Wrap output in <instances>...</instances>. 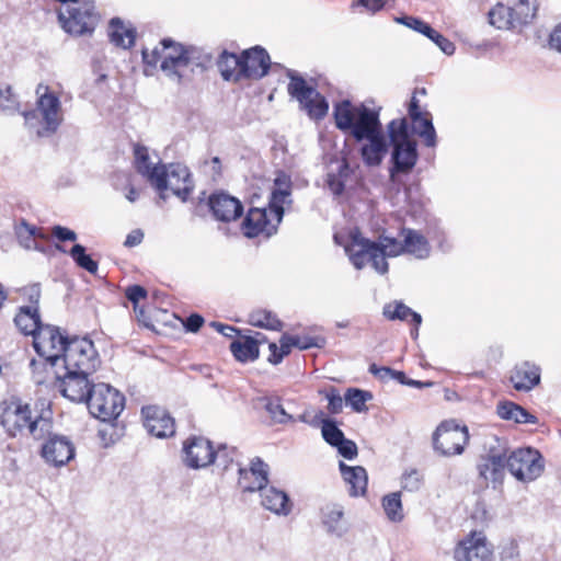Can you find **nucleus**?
Returning a JSON list of instances; mask_svg holds the SVG:
<instances>
[{
	"label": "nucleus",
	"instance_id": "1",
	"mask_svg": "<svg viewBox=\"0 0 561 561\" xmlns=\"http://www.w3.org/2000/svg\"><path fill=\"white\" fill-rule=\"evenodd\" d=\"M379 114L380 108L353 105L348 100L336 103L333 112L335 126L362 142L360 157L365 165L370 168L379 167L389 150Z\"/></svg>",
	"mask_w": 561,
	"mask_h": 561
},
{
	"label": "nucleus",
	"instance_id": "2",
	"mask_svg": "<svg viewBox=\"0 0 561 561\" xmlns=\"http://www.w3.org/2000/svg\"><path fill=\"white\" fill-rule=\"evenodd\" d=\"M350 238L351 241L344 249L356 270H362L369 261L373 268L383 275L389 270L386 259L403 254V240L394 237L380 234L377 241H371L355 230L351 232Z\"/></svg>",
	"mask_w": 561,
	"mask_h": 561
},
{
	"label": "nucleus",
	"instance_id": "3",
	"mask_svg": "<svg viewBox=\"0 0 561 561\" xmlns=\"http://www.w3.org/2000/svg\"><path fill=\"white\" fill-rule=\"evenodd\" d=\"M0 407V424L12 437L26 432L34 439H43L51 432L50 416L33 411L18 397L2 401Z\"/></svg>",
	"mask_w": 561,
	"mask_h": 561
},
{
	"label": "nucleus",
	"instance_id": "4",
	"mask_svg": "<svg viewBox=\"0 0 561 561\" xmlns=\"http://www.w3.org/2000/svg\"><path fill=\"white\" fill-rule=\"evenodd\" d=\"M160 45V48L154 47L150 53L146 49L142 50L144 64L147 67L156 68L160 61V69L165 76L180 82L181 71L198 59L197 49L193 46H184L171 38H163Z\"/></svg>",
	"mask_w": 561,
	"mask_h": 561
},
{
	"label": "nucleus",
	"instance_id": "5",
	"mask_svg": "<svg viewBox=\"0 0 561 561\" xmlns=\"http://www.w3.org/2000/svg\"><path fill=\"white\" fill-rule=\"evenodd\" d=\"M390 145L392 146L390 174L409 173L419 159L417 144L409 133L407 118H397L387 125Z\"/></svg>",
	"mask_w": 561,
	"mask_h": 561
},
{
	"label": "nucleus",
	"instance_id": "6",
	"mask_svg": "<svg viewBox=\"0 0 561 561\" xmlns=\"http://www.w3.org/2000/svg\"><path fill=\"white\" fill-rule=\"evenodd\" d=\"M36 108L22 112V115L28 125L38 116L42 127L37 129V136L47 137L55 134L64 121L61 102L48 85L42 83L36 88Z\"/></svg>",
	"mask_w": 561,
	"mask_h": 561
},
{
	"label": "nucleus",
	"instance_id": "7",
	"mask_svg": "<svg viewBox=\"0 0 561 561\" xmlns=\"http://www.w3.org/2000/svg\"><path fill=\"white\" fill-rule=\"evenodd\" d=\"M58 20L62 30L73 36L92 34L99 23L93 0H73L61 4Z\"/></svg>",
	"mask_w": 561,
	"mask_h": 561
},
{
	"label": "nucleus",
	"instance_id": "8",
	"mask_svg": "<svg viewBox=\"0 0 561 561\" xmlns=\"http://www.w3.org/2000/svg\"><path fill=\"white\" fill-rule=\"evenodd\" d=\"M150 184L160 193L161 198H165L164 193L170 191L183 202L194 187L190 170L181 163L161 164L159 172L156 171L151 176Z\"/></svg>",
	"mask_w": 561,
	"mask_h": 561
},
{
	"label": "nucleus",
	"instance_id": "9",
	"mask_svg": "<svg viewBox=\"0 0 561 561\" xmlns=\"http://www.w3.org/2000/svg\"><path fill=\"white\" fill-rule=\"evenodd\" d=\"M92 416L103 422L115 420L124 410L125 398L108 383L99 382L85 401Z\"/></svg>",
	"mask_w": 561,
	"mask_h": 561
},
{
	"label": "nucleus",
	"instance_id": "10",
	"mask_svg": "<svg viewBox=\"0 0 561 561\" xmlns=\"http://www.w3.org/2000/svg\"><path fill=\"white\" fill-rule=\"evenodd\" d=\"M288 77L290 79L287 88L288 93L299 102L300 107L307 112L311 119H322L329 111V103L325 98L295 72H288Z\"/></svg>",
	"mask_w": 561,
	"mask_h": 561
},
{
	"label": "nucleus",
	"instance_id": "11",
	"mask_svg": "<svg viewBox=\"0 0 561 561\" xmlns=\"http://www.w3.org/2000/svg\"><path fill=\"white\" fill-rule=\"evenodd\" d=\"M59 363L62 364L64 369L94 373L100 359L90 339L73 336L70 337Z\"/></svg>",
	"mask_w": 561,
	"mask_h": 561
},
{
	"label": "nucleus",
	"instance_id": "12",
	"mask_svg": "<svg viewBox=\"0 0 561 561\" xmlns=\"http://www.w3.org/2000/svg\"><path fill=\"white\" fill-rule=\"evenodd\" d=\"M506 457L507 470L518 481H534L543 472L545 463L542 456L534 448H518Z\"/></svg>",
	"mask_w": 561,
	"mask_h": 561
},
{
	"label": "nucleus",
	"instance_id": "13",
	"mask_svg": "<svg viewBox=\"0 0 561 561\" xmlns=\"http://www.w3.org/2000/svg\"><path fill=\"white\" fill-rule=\"evenodd\" d=\"M70 337L62 334L58 327L44 324L35 334L33 345L36 353L51 367H56L64 354Z\"/></svg>",
	"mask_w": 561,
	"mask_h": 561
},
{
	"label": "nucleus",
	"instance_id": "14",
	"mask_svg": "<svg viewBox=\"0 0 561 561\" xmlns=\"http://www.w3.org/2000/svg\"><path fill=\"white\" fill-rule=\"evenodd\" d=\"M468 440V428L453 420L442 422L433 434L434 449L447 457L462 454Z\"/></svg>",
	"mask_w": 561,
	"mask_h": 561
},
{
	"label": "nucleus",
	"instance_id": "15",
	"mask_svg": "<svg viewBox=\"0 0 561 561\" xmlns=\"http://www.w3.org/2000/svg\"><path fill=\"white\" fill-rule=\"evenodd\" d=\"M92 373L65 369L64 375L56 373L57 387L60 393L76 403H83L89 398L95 383L89 379Z\"/></svg>",
	"mask_w": 561,
	"mask_h": 561
},
{
	"label": "nucleus",
	"instance_id": "16",
	"mask_svg": "<svg viewBox=\"0 0 561 561\" xmlns=\"http://www.w3.org/2000/svg\"><path fill=\"white\" fill-rule=\"evenodd\" d=\"M47 440L43 444L41 456L54 467H62L75 458L76 449L69 437L65 435H46Z\"/></svg>",
	"mask_w": 561,
	"mask_h": 561
},
{
	"label": "nucleus",
	"instance_id": "17",
	"mask_svg": "<svg viewBox=\"0 0 561 561\" xmlns=\"http://www.w3.org/2000/svg\"><path fill=\"white\" fill-rule=\"evenodd\" d=\"M215 457L210 440L204 437H191L183 445V461L188 468H205L215 461Z\"/></svg>",
	"mask_w": 561,
	"mask_h": 561
},
{
	"label": "nucleus",
	"instance_id": "18",
	"mask_svg": "<svg viewBox=\"0 0 561 561\" xmlns=\"http://www.w3.org/2000/svg\"><path fill=\"white\" fill-rule=\"evenodd\" d=\"M144 426L148 433L157 438H167L175 434L174 419L167 410L157 405L141 409Z\"/></svg>",
	"mask_w": 561,
	"mask_h": 561
},
{
	"label": "nucleus",
	"instance_id": "19",
	"mask_svg": "<svg viewBox=\"0 0 561 561\" xmlns=\"http://www.w3.org/2000/svg\"><path fill=\"white\" fill-rule=\"evenodd\" d=\"M280 221H276L267 208H250L243 222L242 230L245 237L254 238L260 233L271 236L277 230Z\"/></svg>",
	"mask_w": 561,
	"mask_h": 561
},
{
	"label": "nucleus",
	"instance_id": "20",
	"mask_svg": "<svg viewBox=\"0 0 561 561\" xmlns=\"http://www.w3.org/2000/svg\"><path fill=\"white\" fill-rule=\"evenodd\" d=\"M241 72L243 79L259 80L267 75L271 58L261 46H255L241 54Z\"/></svg>",
	"mask_w": 561,
	"mask_h": 561
},
{
	"label": "nucleus",
	"instance_id": "21",
	"mask_svg": "<svg viewBox=\"0 0 561 561\" xmlns=\"http://www.w3.org/2000/svg\"><path fill=\"white\" fill-rule=\"evenodd\" d=\"M491 551L481 533H472L458 543L454 558L456 561H489Z\"/></svg>",
	"mask_w": 561,
	"mask_h": 561
},
{
	"label": "nucleus",
	"instance_id": "22",
	"mask_svg": "<svg viewBox=\"0 0 561 561\" xmlns=\"http://www.w3.org/2000/svg\"><path fill=\"white\" fill-rule=\"evenodd\" d=\"M208 206L217 220L229 222L243 214L242 203L225 192H216L208 198Z\"/></svg>",
	"mask_w": 561,
	"mask_h": 561
},
{
	"label": "nucleus",
	"instance_id": "23",
	"mask_svg": "<svg viewBox=\"0 0 561 561\" xmlns=\"http://www.w3.org/2000/svg\"><path fill=\"white\" fill-rule=\"evenodd\" d=\"M239 485L243 492L262 491L268 483V466L259 457L251 461L249 469L239 468Z\"/></svg>",
	"mask_w": 561,
	"mask_h": 561
},
{
	"label": "nucleus",
	"instance_id": "24",
	"mask_svg": "<svg viewBox=\"0 0 561 561\" xmlns=\"http://www.w3.org/2000/svg\"><path fill=\"white\" fill-rule=\"evenodd\" d=\"M291 179L285 172H278L274 180V187L270 198V214L276 221H282L284 205L290 203Z\"/></svg>",
	"mask_w": 561,
	"mask_h": 561
},
{
	"label": "nucleus",
	"instance_id": "25",
	"mask_svg": "<svg viewBox=\"0 0 561 561\" xmlns=\"http://www.w3.org/2000/svg\"><path fill=\"white\" fill-rule=\"evenodd\" d=\"M534 13L520 15L518 10H512L511 7L497 4L489 12L490 23L497 28H511L517 25H525L531 22Z\"/></svg>",
	"mask_w": 561,
	"mask_h": 561
},
{
	"label": "nucleus",
	"instance_id": "26",
	"mask_svg": "<svg viewBox=\"0 0 561 561\" xmlns=\"http://www.w3.org/2000/svg\"><path fill=\"white\" fill-rule=\"evenodd\" d=\"M261 504L265 510L278 515L287 516L293 510V503L288 494L275 486H264L260 491Z\"/></svg>",
	"mask_w": 561,
	"mask_h": 561
},
{
	"label": "nucleus",
	"instance_id": "27",
	"mask_svg": "<svg viewBox=\"0 0 561 561\" xmlns=\"http://www.w3.org/2000/svg\"><path fill=\"white\" fill-rule=\"evenodd\" d=\"M321 522L327 533L342 537L347 531V524L344 519V507L337 503H327L321 510Z\"/></svg>",
	"mask_w": 561,
	"mask_h": 561
},
{
	"label": "nucleus",
	"instance_id": "28",
	"mask_svg": "<svg viewBox=\"0 0 561 561\" xmlns=\"http://www.w3.org/2000/svg\"><path fill=\"white\" fill-rule=\"evenodd\" d=\"M510 379L516 390L529 391L540 382V369L534 364L524 362L515 366Z\"/></svg>",
	"mask_w": 561,
	"mask_h": 561
},
{
	"label": "nucleus",
	"instance_id": "29",
	"mask_svg": "<svg viewBox=\"0 0 561 561\" xmlns=\"http://www.w3.org/2000/svg\"><path fill=\"white\" fill-rule=\"evenodd\" d=\"M400 236L403 240V254H411L416 259L428 257L431 247L427 239L421 232L410 228H402Z\"/></svg>",
	"mask_w": 561,
	"mask_h": 561
},
{
	"label": "nucleus",
	"instance_id": "30",
	"mask_svg": "<svg viewBox=\"0 0 561 561\" xmlns=\"http://www.w3.org/2000/svg\"><path fill=\"white\" fill-rule=\"evenodd\" d=\"M14 323L21 333L24 335H32L39 332L44 323L41 320L39 307L36 306H22L19 308L14 317Z\"/></svg>",
	"mask_w": 561,
	"mask_h": 561
},
{
	"label": "nucleus",
	"instance_id": "31",
	"mask_svg": "<svg viewBox=\"0 0 561 561\" xmlns=\"http://www.w3.org/2000/svg\"><path fill=\"white\" fill-rule=\"evenodd\" d=\"M340 470L344 481L350 485L351 496L364 495L367 490V472L360 466L350 467L343 461L340 462Z\"/></svg>",
	"mask_w": 561,
	"mask_h": 561
},
{
	"label": "nucleus",
	"instance_id": "32",
	"mask_svg": "<svg viewBox=\"0 0 561 561\" xmlns=\"http://www.w3.org/2000/svg\"><path fill=\"white\" fill-rule=\"evenodd\" d=\"M409 117L411 119L412 131L423 139L426 147H435L437 144V136L431 113L424 111L423 113Z\"/></svg>",
	"mask_w": 561,
	"mask_h": 561
},
{
	"label": "nucleus",
	"instance_id": "33",
	"mask_svg": "<svg viewBox=\"0 0 561 561\" xmlns=\"http://www.w3.org/2000/svg\"><path fill=\"white\" fill-rule=\"evenodd\" d=\"M497 415L507 421H514L519 424H537L538 419L529 413L523 407L512 401L500 402L496 408Z\"/></svg>",
	"mask_w": 561,
	"mask_h": 561
},
{
	"label": "nucleus",
	"instance_id": "34",
	"mask_svg": "<svg viewBox=\"0 0 561 561\" xmlns=\"http://www.w3.org/2000/svg\"><path fill=\"white\" fill-rule=\"evenodd\" d=\"M506 459L505 454L490 455L478 466L480 477L493 482L500 481L507 468Z\"/></svg>",
	"mask_w": 561,
	"mask_h": 561
},
{
	"label": "nucleus",
	"instance_id": "35",
	"mask_svg": "<svg viewBox=\"0 0 561 561\" xmlns=\"http://www.w3.org/2000/svg\"><path fill=\"white\" fill-rule=\"evenodd\" d=\"M241 55L222 51L218 58L217 67L224 80L238 82L243 79L241 72Z\"/></svg>",
	"mask_w": 561,
	"mask_h": 561
},
{
	"label": "nucleus",
	"instance_id": "36",
	"mask_svg": "<svg viewBox=\"0 0 561 561\" xmlns=\"http://www.w3.org/2000/svg\"><path fill=\"white\" fill-rule=\"evenodd\" d=\"M108 37L111 42L122 48H129L135 43V31L124 25L119 18H113L108 26Z\"/></svg>",
	"mask_w": 561,
	"mask_h": 561
},
{
	"label": "nucleus",
	"instance_id": "37",
	"mask_svg": "<svg viewBox=\"0 0 561 561\" xmlns=\"http://www.w3.org/2000/svg\"><path fill=\"white\" fill-rule=\"evenodd\" d=\"M262 340H255L251 336L244 337L243 341H233L230 344V351L237 360L247 363L259 358V343Z\"/></svg>",
	"mask_w": 561,
	"mask_h": 561
},
{
	"label": "nucleus",
	"instance_id": "38",
	"mask_svg": "<svg viewBox=\"0 0 561 561\" xmlns=\"http://www.w3.org/2000/svg\"><path fill=\"white\" fill-rule=\"evenodd\" d=\"M15 234L19 240V243L24 249L31 250H41L37 245L36 239H44L45 234L42 229L37 228L34 225H30L26 220L22 219L19 225L15 227Z\"/></svg>",
	"mask_w": 561,
	"mask_h": 561
},
{
	"label": "nucleus",
	"instance_id": "39",
	"mask_svg": "<svg viewBox=\"0 0 561 561\" xmlns=\"http://www.w3.org/2000/svg\"><path fill=\"white\" fill-rule=\"evenodd\" d=\"M134 157L137 172L151 183V176L156 171L159 172L161 164H153L150 161L148 148L139 144L134 146Z\"/></svg>",
	"mask_w": 561,
	"mask_h": 561
},
{
	"label": "nucleus",
	"instance_id": "40",
	"mask_svg": "<svg viewBox=\"0 0 561 561\" xmlns=\"http://www.w3.org/2000/svg\"><path fill=\"white\" fill-rule=\"evenodd\" d=\"M383 316L389 320H402L410 321L416 325L422 323V317L420 313L413 311L410 307L403 302L396 301L394 304H388L383 307Z\"/></svg>",
	"mask_w": 561,
	"mask_h": 561
},
{
	"label": "nucleus",
	"instance_id": "41",
	"mask_svg": "<svg viewBox=\"0 0 561 561\" xmlns=\"http://www.w3.org/2000/svg\"><path fill=\"white\" fill-rule=\"evenodd\" d=\"M249 323L253 327L274 331H279L283 327L282 321L275 313L264 309L252 311L249 314Z\"/></svg>",
	"mask_w": 561,
	"mask_h": 561
},
{
	"label": "nucleus",
	"instance_id": "42",
	"mask_svg": "<svg viewBox=\"0 0 561 561\" xmlns=\"http://www.w3.org/2000/svg\"><path fill=\"white\" fill-rule=\"evenodd\" d=\"M350 175V165L344 160L339 164L336 172H330L327 176V185L335 196L341 195L345 188V181Z\"/></svg>",
	"mask_w": 561,
	"mask_h": 561
},
{
	"label": "nucleus",
	"instance_id": "43",
	"mask_svg": "<svg viewBox=\"0 0 561 561\" xmlns=\"http://www.w3.org/2000/svg\"><path fill=\"white\" fill-rule=\"evenodd\" d=\"M373 399V394L369 391L348 388L345 392L344 400L355 412H366V402Z\"/></svg>",
	"mask_w": 561,
	"mask_h": 561
},
{
	"label": "nucleus",
	"instance_id": "44",
	"mask_svg": "<svg viewBox=\"0 0 561 561\" xmlns=\"http://www.w3.org/2000/svg\"><path fill=\"white\" fill-rule=\"evenodd\" d=\"M69 255L76 262V264L88 271L91 274H96L98 272V262L92 260V257L85 253V248L81 244H75L69 251Z\"/></svg>",
	"mask_w": 561,
	"mask_h": 561
},
{
	"label": "nucleus",
	"instance_id": "45",
	"mask_svg": "<svg viewBox=\"0 0 561 561\" xmlns=\"http://www.w3.org/2000/svg\"><path fill=\"white\" fill-rule=\"evenodd\" d=\"M382 506L386 515L392 522H400L403 518L400 493L394 492L382 499Z\"/></svg>",
	"mask_w": 561,
	"mask_h": 561
},
{
	"label": "nucleus",
	"instance_id": "46",
	"mask_svg": "<svg viewBox=\"0 0 561 561\" xmlns=\"http://www.w3.org/2000/svg\"><path fill=\"white\" fill-rule=\"evenodd\" d=\"M265 410L274 423L286 424L293 420V416L285 411L278 398L266 399Z\"/></svg>",
	"mask_w": 561,
	"mask_h": 561
},
{
	"label": "nucleus",
	"instance_id": "47",
	"mask_svg": "<svg viewBox=\"0 0 561 561\" xmlns=\"http://www.w3.org/2000/svg\"><path fill=\"white\" fill-rule=\"evenodd\" d=\"M321 434L323 439L333 447L345 437L344 433L337 427L336 422L331 419L322 420Z\"/></svg>",
	"mask_w": 561,
	"mask_h": 561
},
{
	"label": "nucleus",
	"instance_id": "48",
	"mask_svg": "<svg viewBox=\"0 0 561 561\" xmlns=\"http://www.w3.org/2000/svg\"><path fill=\"white\" fill-rule=\"evenodd\" d=\"M423 35L433 41L446 55H453L455 53L454 43H451L448 38L438 33L436 30H434L430 24L428 31H425Z\"/></svg>",
	"mask_w": 561,
	"mask_h": 561
},
{
	"label": "nucleus",
	"instance_id": "49",
	"mask_svg": "<svg viewBox=\"0 0 561 561\" xmlns=\"http://www.w3.org/2000/svg\"><path fill=\"white\" fill-rule=\"evenodd\" d=\"M23 299H25L30 306L38 307L39 299L42 296L41 285L38 283L24 286L18 290Z\"/></svg>",
	"mask_w": 561,
	"mask_h": 561
},
{
	"label": "nucleus",
	"instance_id": "50",
	"mask_svg": "<svg viewBox=\"0 0 561 561\" xmlns=\"http://www.w3.org/2000/svg\"><path fill=\"white\" fill-rule=\"evenodd\" d=\"M291 344H295V347L299 350H308L311 347H322L325 344V340L321 336L296 335Z\"/></svg>",
	"mask_w": 561,
	"mask_h": 561
},
{
	"label": "nucleus",
	"instance_id": "51",
	"mask_svg": "<svg viewBox=\"0 0 561 561\" xmlns=\"http://www.w3.org/2000/svg\"><path fill=\"white\" fill-rule=\"evenodd\" d=\"M394 21L421 34H423L425 31H428V24L419 18L403 15L396 18Z\"/></svg>",
	"mask_w": 561,
	"mask_h": 561
},
{
	"label": "nucleus",
	"instance_id": "52",
	"mask_svg": "<svg viewBox=\"0 0 561 561\" xmlns=\"http://www.w3.org/2000/svg\"><path fill=\"white\" fill-rule=\"evenodd\" d=\"M5 95L0 93V106L3 111H7L9 113L19 112L20 110V103L16 100L15 95L12 93V90L10 87L5 90Z\"/></svg>",
	"mask_w": 561,
	"mask_h": 561
},
{
	"label": "nucleus",
	"instance_id": "53",
	"mask_svg": "<svg viewBox=\"0 0 561 561\" xmlns=\"http://www.w3.org/2000/svg\"><path fill=\"white\" fill-rule=\"evenodd\" d=\"M327 399H328V410L330 413L332 414H337L342 411L343 409V399L342 397L340 396L339 391L336 390V388L332 387L328 393H327Z\"/></svg>",
	"mask_w": 561,
	"mask_h": 561
},
{
	"label": "nucleus",
	"instance_id": "54",
	"mask_svg": "<svg viewBox=\"0 0 561 561\" xmlns=\"http://www.w3.org/2000/svg\"><path fill=\"white\" fill-rule=\"evenodd\" d=\"M421 484V474L416 470H411L410 472H407L402 478V485L404 490L413 492L419 490Z\"/></svg>",
	"mask_w": 561,
	"mask_h": 561
},
{
	"label": "nucleus",
	"instance_id": "55",
	"mask_svg": "<svg viewBox=\"0 0 561 561\" xmlns=\"http://www.w3.org/2000/svg\"><path fill=\"white\" fill-rule=\"evenodd\" d=\"M291 342H294V336H291V335L284 334L280 337V340H279L280 352L278 353L277 357L274 356V358L272 359L273 365L279 364L283 360V358L290 353L291 347L295 346V344H291Z\"/></svg>",
	"mask_w": 561,
	"mask_h": 561
},
{
	"label": "nucleus",
	"instance_id": "56",
	"mask_svg": "<svg viewBox=\"0 0 561 561\" xmlns=\"http://www.w3.org/2000/svg\"><path fill=\"white\" fill-rule=\"evenodd\" d=\"M335 447L337 448L339 454L348 460H352L357 456V446L351 439L344 437Z\"/></svg>",
	"mask_w": 561,
	"mask_h": 561
},
{
	"label": "nucleus",
	"instance_id": "57",
	"mask_svg": "<svg viewBox=\"0 0 561 561\" xmlns=\"http://www.w3.org/2000/svg\"><path fill=\"white\" fill-rule=\"evenodd\" d=\"M237 455L236 448L228 449L224 447L216 453L215 460H218V465L222 466L224 469H228L229 465L233 461V457Z\"/></svg>",
	"mask_w": 561,
	"mask_h": 561
},
{
	"label": "nucleus",
	"instance_id": "58",
	"mask_svg": "<svg viewBox=\"0 0 561 561\" xmlns=\"http://www.w3.org/2000/svg\"><path fill=\"white\" fill-rule=\"evenodd\" d=\"M125 295L136 307L140 299L147 297V290L140 285H131L126 288Z\"/></svg>",
	"mask_w": 561,
	"mask_h": 561
},
{
	"label": "nucleus",
	"instance_id": "59",
	"mask_svg": "<svg viewBox=\"0 0 561 561\" xmlns=\"http://www.w3.org/2000/svg\"><path fill=\"white\" fill-rule=\"evenodd\" d=\"M51 234L59 241L77 240V233L73 230L62 226H54L51 229Z\"/></svg>",
	"mask_w": 561,
	"mask_h": 561
},
{
	"label": "nucleus",
	"instance_id": "60",
	"mask_svg": "<svg viewBox=\"0 0 561 561\" xmlns=\"http://www.w3.org/2000/svg\"><path fill=\"white\" fill-rule=\"evenodd\" d=\"M184 328L188 332H197L204 324V318L197 313H193L183 322Z\"/></svg>",
	"mask_w": 561,
	"mask_h": 561
},
{
	"label": "nucleus",
	"instance_id": "61",
	"mask_svg": "<svg viewBox=\"0 0 561 561\" xmlns=\"http://www.w3.org/2000/svg\"><path fill=\"white\" fill-rule=\"evenodd\" d=\"M353 5L363 7L368 12H376L383 8L385 0H356Z\"/></svg>",
	"mask_w": 561,
	"mask_h": 561
},
{
	"label": "nucleus",
	"instance_id": "62",
	"mask_svg": "<svg viewBox=\"0 0 561 561\" xmlns=\"http://www.w3.org/2000/svg\"><path fill=\"white\" fill-rule=\"evenodd\" d=\"M369 371L374 376L380 378L381 380H387V379H391V377L393 376L394 369H392L390 367H386V366L378 367L376 364H371L369 366Z\"/></svg>",
	"mask_w": 561,
	"mask_h": 561
},
{
	"label": "nucleus",
	"instance_id": "63",
	"mask_svg": "<svg viewBox=\"0 0 561 561\" xmlns=\"http://www.w3.org/2000/svg\"><path fill=\"white\" fill-rule=\"evenodd\" d=\"M144 239V232L140 229L133 230L126 237L124 242L125 247L131 248L141 243Z\"/></svg>",
	"mask_w": 561,
	"mask_h": 561
},
{
	"label": "nucleus",
	"instance_id": "64",
	"mask_svg": "<svg viewBox=\"0 0 561 561\" xmlns=\"http://www.w3.org/2000/svg\"><path fill=\"white\" fill-rule=\"evenodd\" d=\"M549 45L552 49L561 53V24L556 26L553 32L550 34Z\"/></svg>",
	"mask_w": 561,
	"mask_h": 561
}]
</instances>
